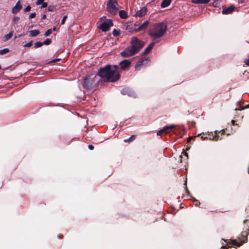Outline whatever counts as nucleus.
I'll use <instances>...</instances> for the list:
<instances>
[{
  "mask_svg": "<svg viewBox=\"0 0 249 249\" xmlns=\"http://www.w3.org/2000/svg\"><path fill=\"white\" fill-rule=\"evenodd\" d=\"M222 249H228L227 248H226L225 247H222Z\"/></svg>",
  "mask_w": 249,
  "mask_h": 249,
  "instance_id": "nucleus-50",
  "label": "nucleus"
},
{
  "mask_svg": "<svg viewBox=\"0 0 249 249\" xmlns=\"http://www.w3.org/2000/svg\"><path fill=\"white\" fill-rule=\"evenodd\" d=\"M131 45L129 46L137 53L144 46V42L136 36H133L131 39Z\"/></svg>",
  "mask_w": 249,
  "mask_h": 249,
  "instance_id": "nucleus-5",
  "label": "nucleus"
},
{
  "mask_svg": "<svg viewBox=\"0 0 249 249\" xmlns=\"http://www.w3.org/2000/svg\"><path fill=\"white\" fill-rule=\"evenodd\" d=\"M19 20V17H15L12 19V23L13 24L18 23Z\"/></svg>",
  "mask_w": 249,
  "mask_h": 249,
  "instance_id": "nucleus-30",
  "label": "nucleus"
},
{
  "mask_svg": "<svg viewBox=\"0 0 249 249\" xmlns=\"http://www.w3.org/2000/svg\"><path fill=\"white\" fill-rule=\"evenodd\" d=\"M166 29L167 25L165 23H156L150 26L148 34L154 39L160 38L165 35Z\"/></svg>",
  "mask_w": 249,
  "mask_h": 249,
  "instance_id": "nucleus-3",
  "label": "nucleus"
},
{
  "mask_svg": "<svg viewBox=\"0 0 249 249\" xmlns=\"http://www.w3.org/2000/svg\"><path fill=\"white\" fill-rule=\"evenodd\" d=\"M218 0H214L213 2V6L214 7H216L218 4Z\"/></svg>",
  "mask_w": 249,
  "mask_h": 249,
  "instance_id": "nucleus-37",
  "label": "nucleus"
},
{
  "mask_svg": "<svg viewBox=\"0 0 249 249\" xmlns=\"http://www.w3.org/2000/svg\"><path fill=\"white\" fill-rule=\"evenodd\" d=\"M33 43V41H31L29 42L28 43L25 44L24 45V47H30L31 46H32Z\"/></svg>",
  "mask_w": 249,
  "mask_h": 249,
  "instance_id": "nucleus-33",
  "label": "nucleus"
},
{
  "mask_svg": "<svg viewBox=\"0 0 249 249\" xmlns=\"http://www.w3.org/2000/svg\"><path fill=\"white\" fill-rule=\"evenodd\" d=\"M184 185L185 186V191H186V193L188 194H190V192L188 190L187 187V181L186 180L185 181V183H184Z\"/></svg>",
  "mask_w": 249,
  "mask_h": 249,
  "instance_id": "nucleus-36",
  "label": "nucleus"
},
{
  "mask_svg": "<svg viewBox=\"0 0 249 249\" xmlns=\"http://www.w3.org/2000/svg\"><path fill=\"white\" fill-rule=\"evenodd\" d=\"M82 85L85 89H91L93 86V81L91 78L85 77L82 82Z\"/></svg>",
  "mask_w": 249,
  "mask_h": 249,
  "instance_id": "nucleus-9",
  "label": "nucleus"
},
{
  "mask_svg": "<svg viewBox=\"0 0 249 249\" xmlns=\"http://www.w3.org/2000/svg\"><path fill=\"white\" fill-rule=\"evenodd\" d=\"M193 199L194 201L195 202V206L196 207L199 206V205L200 204V202L194 197H193Z\"/></svg>",
  "mask_w": 249,
  "mask_h": 249,
  "instance_id": "nucleus-32",
  "label": "nucleus"
},
{
  "mask_svg": "<svg viewBox=\"0 0 249 249\" xmlns=\"http://www.w3.org/2000/svg\"><path fill=\"white\" fill-rule=\"evenodd\" d=\"M46 18V15L45 14H44L43 15H42V16L41 17V19H45V18Z\"/></svg>",
  "mask_w": 249,
  "mask_h": 249,
  "instance_id": "nucleus-43",
  "label": "nucleus"
},
{
  "mask_svg": "<svg viewBox=\"0 0 249 249\" xmlns=\"http://www.w3.org/2000/svg\"><path fill=\"white\" fill-rule=\"evenodd\" d=\"M235 9V6L234 5H231L227 8H224L222 11V14L223 15L230 14L233 12Z\"/></svg>",
  "mask_w": 249,
  "mask_h": 249,
  "instance_id": "nucleus-12",
  "label": "nucleus"
},
{
  "mask_svg": "<svg viewBox=\"0 0 249 249\" xmlns=\"http://www.w3.org/2000/svg\"><path fill=\"white\" fill-rule=\"evenodd\" d=\"M113 26L112 20L111 19H106L103 23L100 25V28L104 32L108 31L110 27Z\"/></svg>",
  "mask_w": 249,
  "mask_h": 249,
  "instance_id": "nucleus-7",
  "label": "nucleus"
},
{
  "mask_svg": "<svg viewBox=\"0 0 249 249\" xmlns=\"http://www.w3.org/2000/svg\"><path fill=\"white\" fill-rule=\"evenodd\" d=\"M88 147L89 150H92L94 149V146L92 145H89Z\"/></svg>",
  "mask_w": 249,
  "mask_h": 249,
  "instance_id": "nucleus-42",
  "label": "nucleus"
},
{
  "mask_svg": "<svg viewBox=\"0 0 249 249\" xmlns=\"http://www.w3.org/2000/svg\"><path fill=\"white\" fill-rule=\"evenodd\" d=\"M171 2V0H163L161 3L160 6L162 8H165L168 7Z\"/></svg>",
  "mask_w": 249,
  "mask_h": 249,
  "instance_id": "nucleus-19",
  "label": "nucleus"
},
{
  "mask_svg": "<svg viewBox=\"0 0 249 249\" xmlns=\"http://www.w3.org/2000/svg\"><path fill=\"white\" fill-rule=\"evenodd\" d=\"M31 7L30 6V5H28L26 7H25L24 9V11L25 12H29L31 10Z\"/></svg>",
  "mask_w": 249,
  "mask_h": 249,
  "instance_id": "nucleus-34",
  "label": "nucleus"
},
{
  "mask_svg": "<svg viewBox=\"0 0 249 249\" xmlns=\"http://www.w3.org/2000/svg\"><path fill=\"white\" fill-rule=\"evenodd\" d=\"M61 60V58H55L52 60L51 62H55Z\"/></svg>",
  "mask_w": 249,
  "mask_h": 249,
  "instance_id": "nucleus-41",
  "label": "nucleus"
},
{
  "mask_svg": "<svg viewBox=\"0 0 249 249\" xmlns=\"http://www.w3.org/2000/svg\"><path fill=\"white\" fill-rule=\"evenodd\" d=\"M245 108H249V104L248 105H247V106H246Z\"/></svg>",
  "mask_w": 249,
  "mask_h": 249,
  "instance_id": "nucleus-48",
  "label": "nucleus"
},
{
  "mask_svg": "<svg viewBox=\"0 0 249 249\" xmlns=\"http://www.w3.org/2000/svg\"><path fill=\"white\" fill-rule=\"evenodd\" d=\"M211 0H192V2L194 4H207Z\"/></svg>",
  "mask_w": 249,
  "mask_h": 249,
  "instance_id": "nucleus-18",
  "label": "nucleus"
},
{
  "mask_svg": "<svg viewBox=\"0 0 249 249\" xmlns=\"http://www.w3.org/2000/svg\"><path fill=\"white\" fill-rule=\"evenodd\" d=\"M229 247H231L232 246H236L237 247H239L242 245V243L238 242L236 240H232L231 243H229Z\"/></svg>",
  "mask_w": 249,
  "mask_h": 249,
  "instance_id": "nucleus-21",
  "label": "nucleus"
},
{
  "mask_svg": "<svg viewBox=\"0 0 249 249\" xmlns=\"http://www.w3.org/2000/svg\"><path fill=\"white\" fill-rule=\"evenodd\" d=\"M52 42V40L50 38H47L44 42H43V45H48Z\"/></svg>",
  "mask_w": 249,
  "mask_h": 249,
  "instance_id": "nucleus-28",
  "label": "nucleus"
},
{
  "mask_svg": "<svg viewBox=\"0 0 249 249\" xmlns=\"http://www.w3.org/2000/svg\"><path fill=\"white\" fill-rule=\"evenodd\" d=\"M149 21L148 20H146L144 21L141 26H140L138 28L135 29L136 32H138L140 31H142L145 30L149 24Z\"/></svg>",
  "mask_w": 249,
  "mask_h": 249,
  "instance_id": "nucleus-16",
  "label": "nucleus"
},
{
  "mask_svg": "<svg viewBox=\"0 0 249 249\" xmlns=\"http://www.w3.org/2000/svg\"><path fill=\"white\" fill-rule=\"evenodd\" d=\"M48 6V4L47 2H43L42 3V5H41V7L42 8H46V7H47Z\"/></svg>",
  "mask_w": 249,
  "mask_h": 249,
  "instance_id": "nucleus-40",
  "label": "nucleus"
},
{
  "mask_svg": "<svg viewBox=\"0 0 249 249\" xmlns=\"http://www.w3.org/2000/svg\"><path fill=\"white\" fill-rule=\"evenodd\" d=\"M121 93L123 95H127L128 96L135 98L136 94L135 92L129 88H124L121 90Z\"/></svg>",
  "mask_w": 249,
  "mask_h": 249,
  "instance_id": "nucleus-10",
  "label": "nucleus"
},
{
  "mask_svg": "<svg viewBox=\"0 0 249 249\" xmlns=\"http://www.w3.org/2000/svg\"><path fill=\"white\" fill-rule=\"evenodd\" d=\"M52 29H49L45 32V33L44 34V36H48L52 34Z\"/></svg>",
  "mask_w": 249,
  "mask_h": 249,
  "instance_id": "nucleus-29",
  "label": "nucleus"
},
{
  "mask_svg": "<svg viewBox=\"0 0 249 249\" xmlns=\"http://www.w3.org/2000/svg\"><path fill=\"white\" fill-rule=\"evenodd\" d=\"M10 51V50L8 48H4L0 50V55H3Z\"/></svg>",
  "mask_w": 249,
  "mask_h": 249,
  "instance_id": "nucleus-25",
  "label": "nucleus"
},
{
  "mask_svg": "<svg viewBox=\"0 0 249 249\" xmlns=\"http://www.w3.org/2000/svg\"><path fill=\"white\" fill-rule=\"evenodd\" d=\"M231 123H232L233 124H234V123H235V121H233V120H231Z\"/></svg>",
  "mask_w": 249,
  "mask_h": 249,
  "instance_id": "nucleus-47",
  "label": "nucleus"
},
{
  "mask_svg": "<svg viewBox=\"0 0 249 249\" xmlns=\"http://www.w3.org/2000/svg\"><path fill=\"white\" fill-rule=\"evenodd\" d=\"M56 27L55 26H54L52 29L53 31H55L56 30Z\"/></svg>",
  "mask_w": 249,
  "mask_h": 249,
  "instance_id": "nucleus-45",
  "label": "nucleus"
},
{
  "mask_svg": "<svg viewBox=\"0 0 249 249\" xmlns=\"http://www.w3.org/2000/svg\"><path fill=\"white\" fill-rule=\"evenodd\" d=\"M239 3H243L244 2V1L243 0H241L240 1H239Z\"/></svg>",
  "mask_w": 249,
  "mask_h": 249,
  "instance_id": "nucleus-46",
  "label": "nucleus"
},
{
  "mask_svg": "<svg viewBox=\"0 0 249 249\" xmlns=\"http://www.w3.org/2000/svg\"><path fill=\"white\" fill-rule=\"evenodd\" d=\"M40 32L38 30H31L30 31V36L31 37H34L37 36L39 34Z\"/></svg>",
  "mask_w": 249,
  "mask_h": 249,
  "instance_id": "nucleus-22",
  "label": "nucleus"
},
{
  "mask_svg": "<svg viewBox=\"0 0 249 249\" xmlns=\"http://www.w3.org/2000/svg\"><path fill=\"white\" fill-rule=\"evenodd\" d=\"M189 147H188V145L187 146V148H186V150L187 151L189 149Z\"/></svg>",
  "mask_w": 249,
  "mask_h": 249,
  "instance_id": "nucleus-49",
  "label": "nucleus"
},
{
  "mask_svg": "<svg viewBox=\"0 0 249 249\" xmlns=\"http://www.w3.org/2000/svg\"><path fill=\"white\" fill-rule=\"evenodd\" d=\"M44 0H37L36 1V4L39 5L42 4L44 2Z\"/></svg>",
  "mask_w": 249,
  "mask_h": 249,
  "instance_id": "nucleus-38",
  "label": "nucleus"
},
{
  "mask_svg": "<svg viewBox=\"0 0 249 249\" xmlns=\"http://www.w3.org/2000/svg\"><path fill=\"white\" fill-rule=\"evenodd\" d=\"M22 8V5L20 3V0H19L16 5L13 7L12 12L13 14H16L19 12Z\"/></svg>",
  "mask_w": 249,
  "mask_h": 249,
  "instance_id": "nucleus-13",
  "label": "nucleus"
},
{
  "mask_svg": "<svg viewBox=\"0 0 249 249\" xmlns=\"http://www.w3.org/2000/svg\"><path fill=\"white\" fill-rule=\"evenodd\" d=\"M164 134L165 135H169L173 140H177L179 139L184 138L186 140H192L193 137L188 136L186 131L183 129H180L175 127L174 124L166 125L162 129L157 132V135H161Z\"/></svg>",
  "mask_w": 249,
  "mask_h": 249,
  "instance_id": "nucleus-2",
  "label": "nucleus"
},
{
  "mask_svg": "<svg viewBox=\"0 0 249 249\" xmlns=\"http://www.w3.org/2000/svg\"><path fill=\"white\" fill-rule=\"evenodd\" d=\"M119 15L120 17L123 19H126L128 17L127 13L123 10H120L119 12Z\"/></svg>",
  "mask_w": 249,
  "mask_h": 249,
  "instance_id": "nucleus-20",
  "label": "nucleus"
},
{
  "mask_svg": "<svg viewBox=\"0 0 249 249\" xmlns=\"http://www.w3.org/2000/svg\"><path fill=\"white\" fill-rule=\"evenodd\" d=\"M112 34L114 37L118 36L121 34V31L120 30H117L116 29H114L113 30Z\"/></svg>",
  "mask_w": 249,
  "mask_h": 249,
  "instance_id": "nucleus-24",
  "label": "nucleus"
},
{
  "mask_svg": "<svg viewBox=\"0 0 249 249\" xmlns=\"http://www.w3.org/2000/svg\"><path fill=\"white\" fill-rule=\"evenodd\" d=\"M131 64V62L127 59H124L123 61L120 62V65L121 67V69L122 70H124L128 68Z\"/></svg>",
  "mask_w": 249,
  "mask_h": 249,
  "instance_id": "nucleus-14",
  "label": "nucleus"
},
{
  "mask_svg": "<svg viewBox=\"0 0 249 249\" xmlns=\"http://www.w3.org/2000/svg\"><path fill=\"white\" fill-rule=\"evenodd\" d=\"M120 54L124 57H127L134 55L136 53L130 46H128Z\"/></svg>",
  "mask_w": 249,
  "mask_h": 249,
  "instance_id": "nucleus-8",
  "label": "nucleus"
},
{
  "mask_svg": "<svg viewBox=\"0 0 249 249\" xmlns=\"http://www.w3.org/2000/svg\"><path fill=\"white\" fill-rule=\"evenodd\" d=\"M118 5V3L116 0H108L107 4V8L108 12L116 13L118 10L117 7Z\"/></svg>",
  "mask_w": 249,
  "mask_h": 249,
  "instance_id": "nucleus-6",
  "label": "nucleus"
},
{
  "mask_svg": "<svg viewBox=\"0 0 249 249\" xmlns=\"http://www.w3.org/2000/svg\"><path fill=\"white\" fill-rule=\"evenodd\" d=\"M190 142H191V141H187V143H188V145H189V143Z\"/></svg>",
  "mask_w": 249,
  "mask_h": 249,
  "instance_id": "nucleus-51",
  "label": "nucleus"
},
{
  "mask_svg": "<svg viewBox=\"0 0 249 249\" xmlns=\"http://www.w3.org/2000/svg\"><path fill=\"white\" fill-rule=\"evenodd\" d=\"M55 9V6L54 5H50L48 7V10L53 12Z\"/></svg>",
  "mask_w": 249,
  "mask_h": 249,
  "instance_id": "nucleus-27",
  "label": "nucleus"
},
{
  "mask_svg": "<svg viewBox=\"0 0 249 249\" xmlns=\"http://www.w3.org/2000/svg\"><path fill=\"white\" fill-rule=\"evenodd\" d=\"M67 18V15H65L63 17V18L61 20V24H64L65 23V20Z\"/></svg>",
  "mask_w": 249,
  "mask_h": 249,
  "instance_id": "nucleus-35",
  "label": "nucleus"
},
{
  "mask_svg": "<svg viewBox=\"0 0 249 249\" xmlns=\"http://www.w3.org/2000/svg\"><path fill=\"white\" fill-rule=\"evenodd\" d=\"M146 12L147 8L145 7H143L140 10L137 11L134 16L136 17H142L146 14Z\"/></svg>",
  "mask_w": 249,
  "mask_h": 249,
  "instance_id": "nucleus-15",
  "label": "nucleus"
},
{
  "mask_svg": "<svg viewBox=\"0 0 249 249\" xmlns=\"http://www.w3.org/2000/svg\"><path fill=\"white\" fill-rule=\"evenodd\" d=\"M13 35V32L11 31L8 34L5 35L4 36V41H7L10 39Z\"/></svg>",
  "mask_w": 249,
  "mask_h": 249,
  "instance_id": "nucleus-23",
  "label": "nucleus"
},
{
  "mask_svg": "<svg viewBox=\"0 0 249 249\" xmlns=\"http://www.w3.org/2000/svg\"><path fill=\"white\" fill-rule=\"evenodd\" d=\"M1 66H0V70L1 69Z\"/></svg>",
  "mask_w": 249,
  "mask_h": 249,
  "instance_id": "nucleus-52",
  "label": "nucleus"
},
{
  "mask_svg": "<svg viewBox=\"0 0 249 249\" xmlns=\"http://www.w3.org/2000/svg\"><path fill=\"white\" fill-rule=\"evenodd\" d=\"M118 66L115 65H107L98 69L97 75L107 82H115L121 77L118 71Z\"/></svg>",
  "mask_w": 249,
  "mask_h": 249,
  "instance_id": "nucleus-1",
  "label": "nucleus"
},
{
  "mask_svg": "<svg viewBox=\"0 0 249 249\" xmlns=\"http://www.w3.org/2000/svg\"><path fill=\"white\" fill-rule=\"evenodd\" d=\"M36 16V13H32L29 16V18H35Z\"/></svg>",
  "mask_w": 249,
  "mask_h": 249,
  "instance_id": "nucleus-39",
  "label": "nucleus"
},
{
  "mask_svg": "<svg viewBox=\"0 0 249 249\" xmlns=\"http://www.w3.org/2000/svg\"><path fill=\"white\" fill-rule=\"evenodd\" d=\"M226 135L225 130L222 129L220 131H215L214 132H211L208 134H200L197 137H200L201 139H207L209 140H218L225 139Z\"/></svg>",
  "mask_w": 249,
  "mask_h": 249,
  "instance_id": "nucleus-4",
  "label": "nucleus"
},
{
  "mask_svg": "<svg viewBox=\"0 0 249 249\" xmlns=\"http://www.w3.org/2000/svg\"><path fill=\"white\" fill-rule=\"evenodd\" d=\"M182 153L183 154V155L186 157H188V154L186 153V152H183Z\"/></svg>",
  "mask_w": 249,
  "mask_h": 249,
  "instance_id": "nucleus-44",
  "label": "nucleus"
},
{
  "mask_svg": "<svg viewBox=\"0 0 249 249\" xmlns=\"http://www.w3.org/2000/svg\"><path fill=\"white\" fill-rule=\"evenodd\" d=\"M137 137V136L135 135H133L131 136L129 138L127 139H124V140H134Z\"/></svg>",
  "mask_w": 249,
  "mask_h": 249,
  "instance_id": "nucleus-31",
  "label": "nucleus"
},
{
  "mask_svg": "<svg viewBox=\"0 0 249 249\" xmlns=\"http://www.w3.org/2000/svg\"><path fill=\"white\" fill-rule=\"evenodd\" d=\"M149 61V59L148 57L146 58H142L139 60L137 62V64L135 66V69L136 70H138V67H141L142 66H146L148 64V62Z\"/></svg>",
  "mask_w": 249,
  "mask_h": 249,
  "instance_id": "nucleus-11",
  "label": "nucleus"
},
{
  "mask_svg": "<svg viewBox=\"0 0 249 249\" xmlns=\"http://www.w3.org/2000/svg\"><path fill=\"white\" fill-rule=\"evenodd\" d=\"M43 45L42 42H36L34 43V47L36 48L41 47Z\"/></svg>",
  "mask_w": 249,
  "mask_h": 249,
  "instance_id": "nucleus-26",
  "label": "nucleus"
},
{
  "mask_svg": "<svg viewBox=\"0 0 249 249\" xmlns=\"http://www.w3.org/2000/svg\"><path fill=\"white\" fill-rule=\"evenodd\" d=\"M155 45V42H151L144 50L142 54H146L150 52L151 50L153 49Z\"/></svg>",
  "mask_w": 249,
  "mask_h": 249,
  "instance_id": "nucleus-17",
  "label": "nucleus"
}]
</instances>
